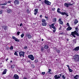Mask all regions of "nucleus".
Returning a JSON list of instances; mask_svg holds the SVG:
<instances>
[{"label": "nucleus", "mask_w": 79, "mask_h": 79, "mask_svg": "<svg viewBox=\"0 0 79 79\" xmlns=\"http://www.w3.org/2000/svg\"><path fill=\"white\" fill-rule=\"evenodd\" d=\"M10 63H12V60H11L10 61Z\"/></svg>", "instance_id": "obj_63"}, {"label": "nucleus", "mask_w": 79, "mask_h": 79, "mask_svg": "<svg viewBox=\"0 0 79 79\" xmlns=\"http://www.w3.org/2000/svg\"><path fill=\"white\" fill-rule=\"evenodd\" d=\"M78 77H79V75H77L74 77V79H78Z\"/></svg>", "instance_id": "obj_25"}, {"label": "nucleus", "mask_w": 79, "mask_h": 79, "mask_svg": "<svg viewBox=\"0 0 79 79\" xmlns=\"http://www.w3.org/2000/svg\"><path fill=\"white\" fill-rule=\"evenodd\" d=\"M42 25L43 26H47V23H42Z\"/></svg>", "instance_id": "obj_22"}, {"label": "nucleus", "mask_w": 79, "mask_h": 79, "mask_svg": "<svg viewBox=\"0 0 79 79\" xmlns=\"http://www.w3.org/2000/svg\"><path fill=\"white\" fill-rule=\"evenodd\" d=\"M41 73L42 74H43V75H44V74H45V72H42Z\"/></svg>", "instance_id": "obj_43"}, {"label": "nucleus", "mask_w": 79, "mask_h": 79, "mask_svg": "<svg viewBox=\"0 0 79 79\" xmlns=\"http://www.w3.org/2000/svg\"><path fill=\"white\" fill-rule=\"evenodd\" d=\"M3 13V10H1L0 11V14H2Z\"/></svg>", "instance_id": "obj_38"}, {"label": "nucleus", "mask_w": 79, "mask_h": 79, "mask_svg": "<svg viewBox=\"0 0 79 79\" xmlns=\"http://www.w3.org/2000/svg\"><path fill=\"white\" fill-rule=\"evenodd\" d=\"M15 5H18L19 4V2L18 0H15L14 2Z\"/></svg>", "instance_id": "obj_8"}, {"label": "nucleus", "mask_w": 79, "mask_h": 79, "mask_svg": "<svg viewBox=\"0 0 79 79\" xmlns=\"http://www.w3.org/2000/svg\"><path fill=\"white\" fill-rule=\"evenodd\" d=\"M59 22L60 23V24H63V21H61V18H60L58 20Z\"/></svg>", "instance_id": "obj_11"}, {"label": "nucleus", "mask_w": 79, "mask_h": 79, "mask_svg": "<svg viewBox=\"0 0 79 79\" xmlns=\"http://www.w3.org/2000/svg\"><path fill=\"white\" fill-rule=\"evenodd\" d=\"M24 34H22V35H21V37L22 38H23V37H24Z\"/></svg>", "instance_id": "obj_40"}, {"label": "nucleus", "mask_w": 79, "mask_h": 79, "mask_svg": "<svg viewBox=\"0 0 79 79\" xmlns=\"http://www.w3.org/2000/svg\"><path fill=\"white\" fill-rule=\"evenodd\" d=\"M14 78L15 79H19V76L17 74H15L14 76Z\"/></svg>", "instance_id": "obj_10"}, {"label": "nucleus", "mask_w": 79, "mask_h": 79, "mask_svg": "<svg viewBox=\"0 0 79 79\" xmlns=\"http://www.w3.org/2000/svg\"><path fill=\"white\" fill-rule=\"evenodd\" d=\"M62 78H63V79H65V77L64 76V75H62Z\"/></svg>", "instance_id": "obj_32"}, {"label": "nucleus", "mask_w": 79, "mask_h": 79, "mask_svg": "<svg viewBox=\"0 0 79 79\" xmlns=\"http://www.w3.org/2000/svg\"><path fill=\"white\" fill-rule=\"evenodd\" d=\"M45 18L46 19H48V17H47L46 16H45Z\"/></svg>", "instance_id": "obj_54"}, {"label": "nucleus", "mask_w": 79, "mask_h": 79, "mask_svg": "<svg viewBox=\"0 0 79 79\" xmlns=\"http://www.w3.org/2000/svg\"><path fill=\"white\" fill-rule=\"evenodd\" d=\"M44 3H45V4H46L47 5H50L51 4V2H49V1L47 0H44Z\"/></svg>", "instance_id": "obj_6"}, {"label": "nucleus", "mask_w": 79, "mask_h": 79, "mask_svg": "<svg viewBox=\"0 0 79 79\" xmlns=\"http://www.w3.org/2000/svg\"><path fill=\"white\" fill-rule=\"evenodd\" d=\"M73 58L76 61H79V55H75L73 56Z\"/></svg>", "instance_id": "obj_1"}, {"label": "nucleus", "mask_w": 79, "mask_h": 79, "mask_svg": "<svg viewBox=\"0 0 79 79\" xmlns=\"http://www.w3.org/2000/svg\"><path fill=\"white\" fill-rule=\"evenodd\" d=\"M64 6H66V7H67V8H68L69 7L68 3H65L64 4Z\"/></svg>", "instance_id": "obj_19"}, {"label": "nucleus", "mask_w": 79, "mask_h": 79, "mask_svg": "<svg viewBox=\"0 0 79 79\" xmlns=\"http://www.w3.org/2000/svg\"><path fill=\"white\" fill-rule=\"evenodd\" d=\"M53 22L54 23L55 22H56V18H54L53 19Z\"/></svg>", "instance_id": "obj_28"}, {"label": "nucleus", "mask_w": 79, "mask_h": 79, "mask_svg": "<svg viewBox=\"0 0 79 79\" xmlns=\"http://www.w3.org/2000/svg\"><path fill=\"white\" fill-rule=\"evenodd\" d=\"M75 29L76 30V31H77V32H78V30H77V27H75Z\"/></svg>", "instance_id": "obj_52"}, {"label": "nucleus", "mask_w": 79, "mask_h": 79, "mask_svg": "<svg viewBox=\"0 0 79 79\" xmlns=\"http://www.w3.org/2000/svg\"><path fill=\"white\" fill-rule=\"evenodd\" d=\"M41 51V52H44V47H41L40 48Z\"/></svg>", "instance_id": "obj_29"}, {"label": "nucleus", "mask_w": 79, "mask_h": 79, "mask_svg": "<svg viewBox=\"0 0 79 79\" xmlns=\"http://www.w3.org/2000/svg\"><path fill=\"white\" fill-rule=\"evenodd\" d=\"M67 66L68 68V69H69V65H66Z\"/></svg>", "instance_id": "obj_49"}, {"label": "nucleus", "mask_w": 79, "mask_h": 79, "mask_svg": "<svg viewBox=\"0 0 79 79\" xmlns=\"http://www.w3.org/2000/svg\"><path fill=\"white\" fill-rule=\"evenodd\" d=\"M44 48L47 49L48 48V45H45L44 47Z\"/></svg>", "instance_id": "obj_18"}, {"label": "nucleus", "mask_w": 79, "mask_h": 79, "mask_svg": "<svg viewBox=\"0 0 79 79\" xmlns=\"http://www.w3.org/2000/svg\"><path fill=\"white\" fill-rule=\"evenodd\" d=\"M52 11H55V8H52Z\"/></svg>", "instance_id": "obj_46"}, {"label": "nucleus", "mask_w": 79, "mask_h": 79, "mask_svg": "<svg viewBox=\"0 0 79 79\" xmlns=\"http://www.w3.org/2000/svg\"><path fill=\"white\" fill-rule=\"evenodd\" d=\"M44 40V39H42V41H43Z\"/></svg>", "instance_id": "obj_62"}, {"label": "nucleus", "mask_w": 79, "mask_h": 79, "mask_svg": "<svg viewBox=\"0 0 79 79\" xmlns=\"http://www.w3.org/2000/svg\"><path fill=\"white\" fill-rule=\"evenodd\" d=\"M27 11L28 12H29V10H27Z\"/></svg>", "instance_id": "obj_59"}, {"label": "nucleus", "mask_w": 79, "mask_h": 79, "mask_svg": "<svg viewBox=\"0 0 79 79\" xmlns=\"http://www.w3.org/2000/svg\"><path fill=\"white\" fill-rule=\"evenodd\" d=\"M62 75L61 74H60L59 75H56L54 76V78L55 79H60Z\"/></svg>", "instance_id": "obj_4"}, {"label": "nucleus", "mask_w": 79, "mask_h": 79, "mask_svg": "<svg viewBox=\"0 0 79 79\" xmlns=\"http://www.w3.org/2000/svg\"><path fill=\"white\" fill-rule=\"evenodd\" d=\"M54 49V50H56L57 52V53H60V50H57V49H56L55 48Z\"/></svg>", "instance_id": "obj_23"}, {"label": "nucleus", "mask_w": 79, "mask_h": 79, "mask_svg": "<svg viewBox=\"0 0 79 79\" xmlns=\"http://www.w3.org/2000/svg\"><path fill=\"white\" fill-rule=\"evenodd\" d=\"M54 29L53 30V32H55V31H56V28Z\"/></svg>", "instance_id": "obj_45"}, {"label": "nucleus", "mask_w": 79, "mask_h": 79, "mask_svg": "<svg viewBox=\"0 0 79 79\" xmlns=\"http://www.w3.org/2000/svg\"><path fill=\"white\" fill-rule=\"evenodd\" d=\"M17 34L18 35H19V34H20V32L19 31H18L17 33Z\"/></svg>", "instance_id": "obj_41"}, {"label": "nucleus", "mask_w": 79, "mask_h": 79, "mask_svg": "<svg viewBox=\"0 0 79 79\" xmlns=\"http://www.w3.org/2000/svg\"><path fill=\"white\" fill-rule=\"evenodd\" d=\"M61 10H60V8H58L57 10V12L58 13H60V14H61V15H64V13L63 12H61L60 11H60Z\"/></svg>", "instance_id": "obj_7"}, {"label": "nucleus", "mask_w": 79, "mask_h": 79, "mask_svg": "<svg viewBox=\"0 0 79 79\" xmlns=\"http://www.w3.org/2000/svg\"><path fill=\"white\" fill-rule=\"evenodd\" d=\"M15 66L14 65H12L11 66V68H12V69H13L14 68H15Z\"/></svg>", "instance_id": "obj_30"}, {"label": "nucleus", "mask_w": 79, "mask_h": 79, "mask_svg": "<svg viewBox=\"0 0 79 79\" xmlns=\"http://www.w3.org/2000/svg\"><path fill=\"white\" fill-rule=\"evenodd\" d=\"M64 34V33H63V32L61 33L60 34L61 35H63V34Z\"/></svg>", "instance_id": "obj_53"}, {"label": "nucleus", "mask_w": 79, "mask_h": 79, "mask_svg": "<svg viewBox=\"0 0 79 79\" xmlns=\"http://www.w3.org/2000/svg\"><path fill=\"white\" fill-rule=\"evenodd\" d=\"M72 29V28L70 27V26L67 29V31H70V30H71Z\"/></svg>", "instance_id": "obj_20"}, {"label": "nucleus", "mask_w": 79, "mask_h": 79, "mask_svg": "<svg viewBox=\"0 0 79 79\" xmlns=\"http://www.w3.org/2000/svg\"><path fill=\"white\" fill-rule=\"evenodd\" d=\"M64 13V15L63 14H62V15H66V16H68L69 15H68V13L65 12H63Z\"/></svg>", "instance_id": "obj_21"}, {"label": "nucleus", "mask_w": 79, "mask_h": 79, "mask_svg": "<svg viewBox=\"0 0 79 79\" xmlns=\"http://www.w3.org/2000/svg\"><path fill=\"white\" fill-rule=\"evenodd\" d=\"M14 55H16V56H18V54H17V52H15L14 53Z\"/></svg>", "instance_id": "obj_36"}, {"label": "nucleus", "mask_w": 79, "mask_h": 79, "mask_svg": "<svg viewBox=\"0 0 79 79\" xmlns=\"http://www.w3.org/2000/svg\"><path fill=\"white\" fill-rule=\"evenodd\" d=\"M51 69H49V71H48V73H50V71H51Z\"/></svg>", "instance_id": "obj_48"}, {"label": "nucleus", "mask_w": 79, "mask_h": 79, "mask_svg": "<svg viewBox=\"0 0 79 79\" xmlns=\"http://www.w3.org/2000/svg\"><path fill=\"white\" fill-rule=\"evenodd\" d=\"M23 79H26V78L25 77H24Z\"/></svg>", "instance_id": "obj_61"}, {"label": "nucleus", "mask_w": 79, "mask_h": 79, "mask_svg": "<svg viewBox=\"0 0 79 79\" xmlns=\"http://www.w3.org/2000/svg\"><path fill=\"white\" fill-rule=\"evenodd\" d=\"M28 57L31 60H34V57L32 55H29L28 56Z\"/></svg>", "instance_id": "obj_5"}, {"label": "nucleus", "mask_w": 79, "mask_h": 79, "mask_svg": "<svg viewBox=\"0 0 79 79\" xmlns=\"http://www.w3.org/2000/svg\"><path fill=\"white\" fill-rule=\"evenodd\" d=\"M8 59H7L6 60V61H8Z\"/></svg>", "instance_id": "obj_57"}, {"label": "nucleus", "mask_w": 79, "mask_h": 79, "mask_svg": "<svg viewBox=\"0 0 79 79\" xmlns=\"http://www.w3.org/2000/svg\"><path fill=\"white\" fill-rule=\"evenodd\" d=\"M50 28H53V29H55L56 27H55L54 26V23H53L52 24V25H50L49 26Z\"/></svg>", "instance_id": "obj_12"}, {"label": "nucleus", "mask_w": 79, "mask_h": 79, "mask_svg": "<svg viewBox=\"0 0 79 79\" xmlns=\"http://www.w3.org/2000/svg\"><path fill=\"white\" fill-rule=\"evenodd\" d=\"M12 0H9L10 2H11Z\"/></svg>", "instance_id": "obj_60"}, {"label": "nucleus", "mask_w": 79, "mask_h": 79, "mask_svg": "<svg viewBox=\"0 0 79 79\" xmlns=\"http://www.w3.org/2000/svg\"><path fill=\"white\" fill-rule=\"evenodd\" d=\"M7 3L6 2L4 4H0V5H6Z\"/></svg>", "instance_id": "obj_33"}, {"label": "nucleus", "mask_w": 79, "mask_h": 79, "mask_svg": "<svg viewBox=\"0 0 79 79\" xmlns=\"http://www.w3.org/2000/svg\"><path fill=\"white\" fill-rule=\"evenodd\" d=\"M42 15H40V18H41L42 17Z\"/></svg>", "instance_id": "obj_55"}, {"label": "nucleus", "mask_w": 79, "mask_h": 79, "mask_svg": "<svg viewBox=\"0 0 79 79\" xmlns=\"http://www.w3.org/2000/svg\"><path fill=\"white\" fill-rule=\"evenodd\" d=\"M10 2H10V1H8V3H10Z\"/></svg>", "instance_id": "obj_58"}, {"label": "nucleus", "mask_w": 79, "mask_h": 79, "mask_svg": "<svg viewBox=\"0 0 79 79\" xmlns=\"http://www.w3.org/2000/svg\"><path fill=\"white\" fill-rule=\"evenodd\" d=\"M42 23H45V20L43 19L42 20Z\"/></svg>", "instance_id": "obj_37"}, {"label": "nucleus", "mask_w": 79, "mask_h": 79, "mask_svg": "<svg viewBox=\"0 0 79 79\" xmlns=\"http://www.w3.org/2000/svg\"><path fill=\"white\" fill-rule=\"evenodd\" d=\"M40 0V1H41V0Z\"/></svg>", "instance_id": "obj_64"}, {"label": "nucleus", "mask_w": 79, "mask_h": 79, "mask_svg": "<svg viewBox=\"0 0 79 79\" xmlns=\"http://www.w3.org/2000/svg\"><path fill=\"white\" fill-rule=\"evenodd\" d=\"M77 31H75L74 32H71V35L74 37H76V36L74 35H76L77 36H79V34L77 33Z\"/></svg>", "instance_id": "obj_2"}, {"label": "nucleus", "mask_w": 79, "mask_h": 79, "mask_svg": "<svg viewBox=\"0 0 79 79\" xmlns=\"http://www.w3.org/2000/svg\"><path fill=\"white\" fill-rule=\"evenodd\" d=\"M68 5L69 6L70 5L71 6V5H73V4H71V3L69 2V3H68Z\"/></svg>", "instance_id": "obj_35"}, {"label": "nucleus", "mask_w": 79, "mask_h": 79, "mask_svg": "<svg viewBox=\"0 0 79 79\" xmlns=\"http://www.w3.org/2000/svg\"><path fill=\"white\" fill-rule=\"evenodd\" d=\"M62 27L61 26L60 27V28H59V30H61V28Z\"/></svg>", "instance_id": "obj_47"}, {"label": "nucleus", "mask_w": 79, "mask_h": 79, "mask_svg": "<svg viewBox=\"0 0 79 79\" xmlns=\"http://www.w3.org/2000/svg\"><path fill=\"white\" fill-rule=\"evenodd\" d=\"M2 28H3L5 31H6V29L7 28V27H6V26H3L2 27Z\"/></svg>", "instance_id": "obj_26"}, {"label": "nucleus", "mask_w": 79, "mask_h": 79, "mask_svg": "<svg viewBox=\"0 0 79 79\" xmlns=\"http://www.w3.org/2000/svg\"><path fill=\"white\" fill-rule=\"evenodd\" d=\"M67 26H68L69 27V26H69V23H67Z\"/></svg>", "instance_id": "obj_50"}, {"label": "nucleus", "mask_w": 79, "mask_h": 79, "mask_svg": "<svg viewBox=\"0 0 79 79\" xmlns=\"http://www.w3.org/2000/svg\"><path fill=\"white\" fill-rule=\"evenodd\" d=\"M69 72H73V71L72 70V69H71L69 68Z\"/></svg>", "instance_id": "obj_31"}, {"label": "nucleus", "mask_w": 79, "mask_h": 79, "mask_svg": "<svg viewBox=\"0 0 79 79\" xmlns=\"http://www.w3.org/2000/svg\"><path fill=\"white\" fill-rule=\"evenodd\" d=\"M78 23V21H77V19H76L74 22V24H76Z\"/></svg>", "instance_id": "obj_24"}, {"label": "nucleus", "mask_w": 79, "mask_h": 79, "mask_svg": "<svg viewBox=\"0 0 79 79\" xmlns=\"http://www.w3.org/2000/svg\"><path fill=\"white\" fill-rule=\"evenodd\" d=\"M10 50H13V46H11L10 48Z\"/></svg>", "instance_id": "obj_39"}, {"label": "nucleus", "mask_w": 79, "mask_h": 79, "mask_svg": "<svg viewBox=\"0 0 79 79\" xmlns=\"http://www.w3.org/2000/svg\"><path fill=\"white\" fill-rule=\"evenodd\" d=\"M27 48V47H25V48H25V49H26V48Z\"/></svg>", "instance_id": "obj_56"}, {"label": "nucleus", "mask_w": 79, "mask_h": 79, "mask_svg": "<svg viewBox=\"0 0 79 79\" xmlns=\"http://www.w3.org/2000/svg\"><path fill=\"white\" fill-rule=\"evenodd\" d=\"M2 9H5L6 8L5 7V6H2Z\"/></svg>", "instance_id": "obj_42"}, {"label": "nucleus", "mask_w": 79, "mask_h": 79, "mask_svg": "<svg viewBox=\"0 0 79 79\" xmlns=\"http://www.w3.org/2000/svg\"><path fill=\"white\" fill-rule=\"evenodd\" d=\"M12 11V10L10 9H7V12L8 13H11Z\"/></svg>", "instance_id": "obj_17"}, {"label": "nucleus", "mask_w": 79, "mask_h": 79, "mask_svg": "<svg viewBox=\"0 0 79 79\" xmlns=\"http://www.w3.org/2000/svg\"><path fill=\"white\" fill-rule=\"evenodd\" d=\"M38 61H39V60H38L36 59L35 60L34 62L35 63H38Z\"/></svg>", "instance_id": "obj_34"}, {"label": "nucleus", "mask_w": 79, "mask_h": 79, "mask_svg": "<svg viewBox=\"0 0 79 79\" xmlns=\"http://www.w3.org/2000/svg\"><path fill=\"white\" fill-rule=\"evenodd\" d=\"M25 54V52H21L19 53V56L20 57L23 56V57H24V54Z\"/></svg>", "instance_id": "obj_3"}, {"label": "nucleus", "mask_w": 79, "mask_h": 79, "mask_svg": "<svg viewBox=\"0 0 79 79\" xmlns=\"http://www.w3.org/2000/svg\"><path fill=\"white\" fill-rule=\"evenodd\" d=\"M34 11H35L34 15H37V14L38 13V9H35Z\"/></svg>", "instance_id": "obj_14"}, {"label": "nucleus", "mask_w": 79, "mask_h": 79, "mask_svg": "<svg viewBox=\"0 0 79 79\" xmlns=\"http://www.w3.org/2000/svg\"><path fill=\"white\" fill-rule=\"evenodd\" d=\"M22 25H23V23H21L20 24V27H21Z\"/></svg>", "instance_id": "obj_51"}, {"label": "nucleus", "mask_w": 79, "mask_h": 79, "mask_svg": "<svg viewBox=\"0 0 79 79\" xmlns=\"http://www.w3.org/2000/svg\"><path fill=\"white\" fill-rule=\"evenodd\" d=\"M72 41L73 44H76V40H74Z\"/></svg>", "instance_id": "obj_27"}, {"label": "nucleus", "mask_w": 79, "mask_h": 79, "mask_svg": "<svg viewBox=\"0 0 79 79\" xmlns=\"http://www.w3.org/2000/svg\"><path fill=\"white\" fill-rule=\"evenodd\" d=\"M12 39H14L16 42H19V40L18 39V38H16V37L14 36H12Z\"/></svg>", "instance_id": "obj_9"}, {"label": "nucleus", "mask_w": 79, "mask_h": 79, "mask_svg": "<svg viewBox=\"0 0 79 79\" xmlns=\"http://www.w3.org/2000/svg\"><path fill=\"white\" fill-rule=\"evenodd\" d=\"M6 71H7V69H4L3 73H2V74H5L6 73Z\"/></svg>", "instance_id": "obj_16"}, {"label": "nucleus", "mask_w": 79, "mask_h": 79, "mask_svg": "<svg viewBox=\"0 0 79 79\" xmlns=\"http://www.w3.org/2000/svg\"><path fill=\"white\" fill-rule=\"evenodd\" d=\"M31 66L33 68H35V66H34V64H31Z\"/></svg>", "instance_id": "obj_44"}, {"label": "nucleus", "mask_w": 79, "mask_h": 79, "mask_svg": "<svg viewBox=\"0 0 79 79\" xmlns=\"http://www.w3.org/2000/svg\"><path fill=\"white\" fill-rule=\"evenodd\" d=\"M79 46H78V47H76L74 49V51H76L77 52V51H79Z\"/></svg>", "instance_id": "obj_13"}, {"label": "nucleus", "mask_w": 79, "mask_h": 79, "mask_svg": "<svg viewBox=\"0 0 79 79\" xmlns=\"http://www.w3.org/2000/svg\"><path fill=\"white\" fill-rule=\"evenodd\" d=\"M27 36L28 37V39H31V38H32V36L30 34H27Z\"/></svg>", "instance_id": "obj_15"}]
</instances>
